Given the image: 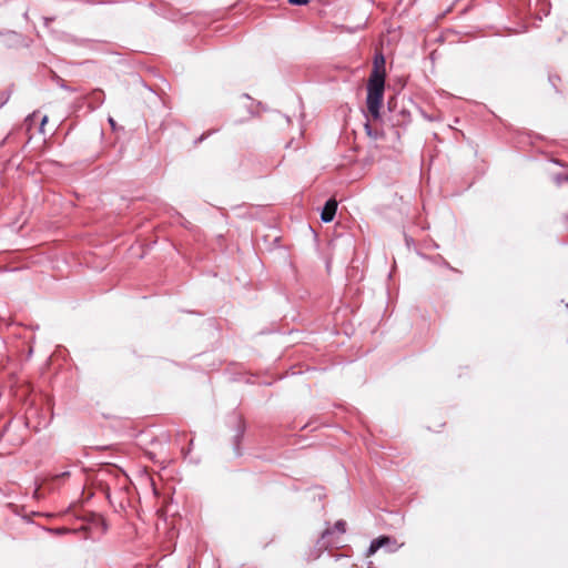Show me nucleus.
I'll return each instance as SVG.
<instances>
[{
	"instance_id": "f257e3e1",
	"label": "nucleus",
	"mask_w": 568,
	"mask_h": 568,
	"mask_svg": "<svg viewBox=\"0 0 568 568\" xmlns=\"http://www.w3.org/2000/svg\"><path fill=\"white\" fill-rule=\"evenodd\" d=\"M385 80L377 72H372L367 83L366 104L374 120L379 119V109L384 97Z\"/></svg>"
},
{
	"instance_id": "f03ea898",
	"label": "nucleus",
	"mask_w": 568,
	"mask_h": 568,
	"mask_svg": "<svg viewBox=\"0 0 568 568\" xmlns=\"http://www.w3.org/2000/svg\"><path fill=\"white\" fill-rule=\"evenodd\" d=\"M403 544H397V541L388 536H381L371 541V545L367 550V556L374 555L378 549L385 547L389 552H395L398 550Z\"/></svg>"
},
{
	"instance_id": "7ed1b4c3",
	"label": "nucleus",
	"mask_w": 568,
	"mask_h": 568,
	"mask_svg": "<svg viewBox=\"0 0 568 568\" xmlns=\"http://www.w3.org/2000/svg\"><path fill=\"white\" fill-rule=\"evenodd\" d=\"M336 210H337V201L335 199H329L325 203V205L321 212V220L325 223L332 222L336 214Z\"/></svg>"
},
{
	"instance_id": "20e7f679",
	"label": "nucleus",
	"mask_w": 568,
	"mask_h": 568,
	"mask_svg": "<svg viewBox=\"0 0 568 568\" xmlns=\"http://www.w3.org/2000/svg\"><path fill=\"white\" fill-rule=\"evenodd\" d=\"M333 531H337L338 534H344L346 531V523L344 520H337L334 525V529H325L322 534V540H325L328 536L333 534Z\"/></svg>"
},
{
	"instance_id": "39448f33",
	"label": "nucleus",
	"mask_w": 568,
	"mask_h": 568,
	"mask_svg": "<svg viewBox=\"0 0 568 568\" xmlns=\"http://www.w3.org/2000/svg\"><path fill=\"white\" fill-rule=\"evenodd\" d=\"M384 65H385V58H384V55L383 54L376 55L375 59H374V68H373L372 72H377L385 80Z\"/></svg>"
},
{
	"instance_id": "423d86ee",
	"label": "nucleus",
	"mask_w": 568,
	"mask_h": 568,
	"mask_svg": "<svg viewBox=\"0 0 568 568\" xmlns=\"http://www.w3.org/2000/svg\"><path fill=\"white\" fill-rule=\"evenodd\" d=\"M288 2L294 6H302V4H306L308 2V0H288Z\"/></svg>"
},
{
	"instance_id": "0eeeda50",
	"label": "nucleus",
	"mask_w": 568,
	"mask_h": 568,
	"mask_svg": "<svg viewBox=\"0 0 568 568\" xmlns=\"http://www.w3.org/2000/svg\"><path fill=\"white\" fill-rule=\"evenodd\" d=\"M8 101V95L6 93L0 94V108Z\"/></svg>"
},
{
	"instance_id": "6e6552de",
	"label": "nucleus",
	"mask_w": 568,
	"mask_h": 568,
	"mask_svg": "<svg viewBox=\"0 0 568 568\" xmlns=\"http://www.w3.org/2000/svg\"><path fill=\"white\" fill-rule=\"evenodd\" d=\"M47 121H48V116H47V115H44V116L42 118V120H41V125H44V124L47 123Z\"/></svg>"
},
{
	"instance_id": "1a4fd4ad",
	"label": "nucleus",
	"mask_w": 568,
	"mask_h": 568,
	"mask_svg": "<svg viewBox=\"0 0 568 568\" xmlns=\"http://www.w3.org/2000/svg\"><path fill=\"white\" fill-rule=\"evenodd\" d=\"M69 474H70L69 471H64V473L58 475L57 477H65V476H69Z\"/></svg>"
},
{
	"instance_id": "9d476101",
	"label": "nucleus",
	"mask_w": 568,
	"mask_h": 568,
	"mask_svg": "<svg viewBox=\"0 0 568 568\" xmlns=\"http://www.w3.org/2000/svg\"><path fill=\"white\" fill-rule=\"evenodd\" d=\"M109 122H110V124H111L112 126H114V121H113V119H112V118H110V119H109Z\"/></svg>"
},
{
	"instance_id": "9b49d317",
	"label": "nucleus",
	"mask_w": 568,
	"mask_h": 568,
	"mask_svg": "<svg viewBox=\"0 0 568 568\" xmlns=\"http://www.w3.org/2000/svg\"><path fill=\"white\" fill-rule=\"evenodd\" d=\"M368 568H373V561H369L367 565Z\"/></svg>"
},
{
	"instance_id": "f8f14e48",
	"label": "nucleus",
	"mask_w": 568,
	"mask_h": 568,
	"mask_svg": "<svg viewBox=\"0 0 568 568\" xmlns=\"http://www.w3.org/2000/svg\"><path fill=\"white\" fill-rule=\"evenodd\" d=\"M564 180L568 181V176H565Z\"/></svg>"
}]
</instances>
